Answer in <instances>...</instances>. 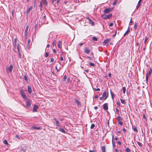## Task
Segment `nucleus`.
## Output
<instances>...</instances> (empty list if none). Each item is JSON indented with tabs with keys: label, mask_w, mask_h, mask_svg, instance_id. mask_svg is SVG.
Returning <instances> with one entry per match:
<instances>
[{
	"label": "nucleus",
	"mask_w": 152,
	"mask_h": 152,
	"mask_svg": "<svg viewBox=\"0 0 152 152\" xmlns=\"http://www.w3.org/2000/svg\"><path fill=\"white\" fill-rule=\"evenodd\" d=\"M110 11V9H106L104 10V14L108 13Z\"/></svg>",
	"instance_id": "nucleus-17"
},
{
	"label": "nucleus",
	"mask_w": 152,
	"mask_h": 152,
	"mask_svg": "<svg viewBox=\"0 0 152 152\" xmlns=\"http://www.w3.org/2000/svg\"><path fill=\"white\" fill-rule=\"evenodd\" d=\"M33 7L32 6H30V7L28 8L27 9V10L26 11V14H28L30 12L31 10H32V9Z\"/></svg>",
	"instance_id": "nucleus-13"
},
{
	"label": "nucleus",
	"mask_w": 152,
	"mask_h": 152,
	"mask_svg": "<svg viewBox=\"0 0 152 152\" xmlns=\"http://www.w3.org/2000/svg\"><path fill=\"white\" fill-rule=\"evenodd\" d=\"M141 5V4H137L136 7V9H137V10L138 8Z\"/></svg>",
	"instance_id": "nucleus-51"
},
{
	"label": "nucleus",
	"mask_w": 152,
	"mask_h": 152,
	"mask_svg": "<svg viewBox=\"0 0 152 152\" xmlns=\"http://www.w3.org/2000/svg\"><path fill=\"white\" fill-rule=\"evenodd\" d=\"M56 41L55 40H53L52 43V45L53 47H56Z\"/></svg>",
	"instance_id": "nucleus-27"
},
{
	"label": "nucleus",
	"mask_w": 152,
	"mask_h": 152,
	"mask_svg": "<svg viewBox=\"0 0 152 152\" xmlns=\"http://www.w3.org/2000/svg\"><path fill=\"white\" fill-rule=\"evenodd\" d=\"M114 138V136H113L112 137V142L113 144V147H114L115 146V142H114L113 141V139Z\"/></svg>",
	"instance_id": "nucleus-37"
},
{
	"label": "nucleus",
	"mask_w": 152,
	"mask_h": 152,
	"mask_svg": "<svg viewBox=\"0 0 152 152\" xmlns=\"http://www.w3.org/2000/svg\"><path fill=\"white\" fill-rule=\"evenodd\" d=\"M26 100H27V102L26 103V106L27 107H29L31 105V101L30 100L28 99H27Z\"/></svg>",
	"instance_id": "nucleus-10"
},
{
	"label": "nucleus",
	"mask_w": 152,
	"mask_h": 152,
	"mask_svg": "<svg viewBox=\"0 0 152 152\" xmlns=\"http://www.w3.org/2000/svg\"><path fill=\"white\" fill-rule=\"evenodd\" d=\"M117 142V143L118 144H119V145H121V142L119 141H118Z\"/></svg>",
	"instance_id": "nucleus-63"
},
{
	"label": "nucleus",
	"mask_w": 152,
	"mask_h": 152,
	"mask_svg": "<svg viewBox=\"0 0 152 152\" xmlns=\"http://www.w3.org/2000/svg\"><path fill=\"white\" fill-rule=\"evenodd\" d=\"M42 1L44 4L46 5H47L48 3L46 0H42Z\"/></svg>",
	"instance_id": "nucleus-31"
},
{
	"label": "nucleus",
	"mask_w": 152,
	"mask_h": 152,
	"mask_svg": "<svg viewBox=\"0 0 152 152\" xmlns=\"http://www.w3.org/2000/svg\"><path fill=\"white\" fill-rule=\"evenodd\" d=\"M75 101L78 105H81L80 102L77 99H76Z\"/></svg>",
	"instance_id": "nucleus-33"
},
{
	"label": "nucleus",
	"mask_w": 152,
	"mask_h": 152,
	"mask_svg": "<svg viewBox=\"0 0 152 152\" xmlns=\"http://www.w3.org/2000/svg\"><path fill=\"white\" fill-rule=\"evenodd\" d=\"M20 94L21 95L22 97L25 99H27V98L25 94V93L23 92V90L22 89L20 90Z\"/></svg>",
	"instance_id": "nucleus-5"
},
{
	"label": "nucleus",
	"mask_w": 152,
	"mask_h": 152,
	"mask_svg": "<svg viewBox=\"0 0 152 152\" xmlns=\"http://www.w3.org/2000/svg\"><path fill=\"white\" fill-rule=\"evenodd\" d=\"M53 51L55 53H56V51L55 49H53Z\"/></svg>",
	"instance_id": "nucleus-62"
},
{
	"label": "nucleus",
	"mask_w": 152,
	"mask_h": 152,
	"mask_svg": "<svg viewBox=\"0 0 152 152\" xmlns=\"http://www.w3.org/2000/svg\"><path fill=\"white\" fill-rule=\"evenodd\" d=\"M104 97H103V96H102V97H101L99 98V99L101 100H102L103 99L104 100Z\"/></svg>",
	"instance_id": "nucleus-56"
},
{
	"label": "nucleus",
	"mask_w": 152,
	"mask_h": 152,
	"mask_svg": "<svg viewBox=\"0 0 152 152\" xmlns=\"http://www.w3.org/2000/svg\"><path fill=\"white\" fill-rule=\"evenodd\" d=\"M95 126V125L94 124H92L91 126V129H93Z\"/></svg>",
	"instance_id": "nucleus-46"
},
{
	"label": "nucleus",
	"mask_w": 152,
	"mask_h": 152,
	"mask_svg": "<svg viewBox=\"0 0 152 152\" xmlns=\"http://www.w3.org/2000/svg\"><path fill=\"white\" fill-rule=\"evenodd\" d=\"M137 144H138V145L140 147H142V144L141 143V142H137Z\"/></svg>",
	"instance_id": "nucleus-45"
},
{
	"label": "nucleus",
	"mask_w": 152,
	"mask_h": 152,
	"mask_svg": "<svg viewBox=\"0 0 152 152\" xmlns=\"http://www.w3.org/2000/svg\"><path fill=\"white\" fill-rule=\"evenodd\" d=\"M103 108L104 110H108V106L107 103H104L103 104Z\"/></svg>",
	"instance_id": "nucleus-8"
},
{
	"label": "nucleus",
	"mask_w": 152,
	"mask_h": 152,
	"mask_svg": "<svg viewBox=\"0 0 152 152\" xmlns=\"http://www.w3.org/2000/svg\"><path fill=\"white\" fill-rule=\"evenodd\" d=\"M117 2V0H115V1L113 3V5H115L116 4Z\"/></svg>",
	"instance_id": "nucleus-50"
},
{
	"label": "nucleus",
	"mask_w": 152,
	"mask_h": 152,
	"mask_svg": "<svg viewBox=\"0 0 152 152\" xmlns=\"http://www.w3.org/2000/svg\"><path fill=\"white\" fill-rule=\"evenodd\" d=\"M54 120H55V121L56 122V125L57 126H60V124L59 123V122L55 118H54Z\"/></svg>",
	"instance_id": "nucleus-15"
},
{
	"label": "nucleus",
	"mask_w": 152,
	"mask_h": 152,
	"mask_svg": "<svg viewBox=\"0 0 152 152\" xmlns=\"http://www.w3.org/2000/svg\"><path fill=\"white\" fill-rule=\"evenodd\" d=\"M133 129L134 131L136 132H138L137 128L135 126L134 127H133Z\"/></svg>",
	"instance_id": "nucleus-32"
},
{
	"label": "nucleus",
	"mask_w": 152,
	"mask_h": 152,
	"mask_svg": "<svg viewBox=\"0 0 152 152\" xmlns=\"http://www.w3.org/2000/svg\"><path fill=\"white\" fill-rule=\"evenodd\" d=\"M92 40L94 41H96L97 40V39L95 37H93L92 38Z\"/></svg>",
	"instance_id": "nucleus-42"
},
{
	"label": "nucleus",
	"mask_w": 152,
	"mask_h": 152,
	"mask_svg": "<svg viewBox=\"0 0 152 152\" xmlns=\"http://www.w3.org/2000/svg\"><path fill=\"white\" fill-rule=\"evenodd\" d=\"M18 56L20 58H21V56L20 54V51L18 52Z\"/></svg>",
	"instance_id": "nucleus-41"
},
{
	"label": "nucleus",
	"mask_w": 152,
	"mask_h": 152,
	"mask_svg": "<svg viewBox=\"0 0 152 152\" xmlns=\"http://www.w3.org/2000/svg\"><path fill=\"white\" fill-rule=\"evenodd\" d=\"M102 150L103 152H106L105 151V146H103L102 147Z\"/></svg>",
	"instance_id": "nucleus-25"
},
{
	"label": "nucleus",
	"mask_w": 152,
	"mask_h": 152,
	"mask_svg": "<svg viewBox=\"0 0 152 152\" xmlns=\"http://www.w3.org/2000/svg\"><path fill=\"white\" fill-rule=\"evenodd\" d=\"M84 52L87 54H88L90 52V50L88 48L86 47L85 49Z\"/></svg>",
	"instance_id": "nucleus-12"
},
{
	"label": "nucleus",
	"mask_w": 152,
	"mask_h": 152,
	"mask_svg": "<svg viewBox=\"0 0 152 152\" xmlns=\"http://www.w3.org/2000/svg\"><path fill=\"white\" fill-rule=\"evenodd\" d=\"M66 75H65L64 77L63 80L64 81H65L66 79Z\"/></svg>",
	"instance_id": "nucleus-48"
},
{
	"label": "nucleus",
	"mask_w": 152,
	"mask_h": 152,
	"mask_svg": "<svg viewBox=\"0 0 152 152\" xmlns=\"http://www.w3.org/2000/svg\"><path fill=\"white\" fill-rule=\"evenodd\" d=\"M49 56V53L48 52H46L45 54V57H47Z\"/></svg>",
	"instance_id": "nucleus-49"
},
{
	"label": "nucleus",
	"mask_w": 152,
	"mask_h": 152,
	"mask_svg": "<svg viewBox=\"0 0 152 152\" xmlns=\"http://www.w3.org/2000/svg\"><path fill=\"white\" fill-rule=\"evenodd\" d=\"M54 61V59L53 58H51L50 59V62H53Z\"/></svg>",
	"instance_id": "nucleus-59"
},
{
	"label": "nucleus",
	"mask_w": 152,
	"mask_h": 152,
	"mask_svg": "<svg viewBox=\"0 0 152 152\" xmlns=\"http://www.w3.org/2000/svg\"><path fill=\"white\" fill-rule=\"evenodd\" d=\"M89 23L91 24L92 26H93L94 25V22L91 20L89 21Z\"/></svg>",
	"instance_id": "nucleus-28"
},
{
	"label": "nucleus",
	"mask_w": 152,
	"mask_h": 152,
	"mask_svg": "<svg viewBox=\"0 0 152 152\" xmlns=\"http://www.w3.org/2000/svg\"><path fill=\"white\" fill-rule=\"evenodd\" d=\"M39 107L37 105H34L33 107L32 111L33 112H35L37 111V110L38 108Z\"/></svg>",
	"instance_id": "nucleus-11"
},
{
	"label": "nucleus",
	"mask_w": 152,
	"mask_h": 152,
	"mask_svg": "<svg viewBox=\"0 0 152 152\" xmlns=\"http://www.w3.org/2000/svg\"><path fill=\"white\" fill-rule=\"evenodd\" d=\"M122 89L123 90V92L124 94H125L126 92V90L125 87H123L122 88Z\"/></svg>",
	"instance_id": "nucleus-43"
},
{
	"label": "nucleus",
	"mask_w": 152,
	"mask_h": 152,
	"mask_svg": "<svg viewBox=\"0 0 152 152\" xmlns=\"http://www.w3.org/2000/svg\"><path fill=\"white\" fill-rule=\"evenodd\" d=\"M59 131L65 133H66L65 131L63 128H59Z\"/></svg>",
	"instance_id": "nucleus-21"
},
{
	"label": "nucleus",
	"mask_w": 152,
	"mask_h": 152,
	"mask_svg": "<svg viewBox=\"0 0 152 152\" xmlns=\"http://www.w3.org/2000/svg\"><path fill=\"white\" fill-rule=\"evenodd\" d=\"M113 23H111L109 25V26L110 27H111L113 26Z\"/></svg>",
	"instance_id": "nucleus-64"
},
{
	"label": "nucleus",
	"mask_w": 152,
	"mask_h": 152,
	"mask_svg": "<svg viewBox=\"0 0 152 152\" xmlns=\"http://www.w3.org/2000/svg\"><path fill=\"white\" fill-rule=\"evenodd\" d=\"M24 79L27 83H28V76L26 75L24 76Z\"/></svg>",
	"instance_id": "nucleus-22"
},
{
	"label": "nucleus",
	"mask_w": 152,
	"mask_h": 152,
	"mask_svg": "<svg viewBox=\"0 0 152 152\" xmlns=\"http://www.w3.org/2000/svg\"><path fill=\"white\" fill-rule=\"evenodd\" d=\"M32 128L33 129H37V130L41 129H42L41 127H36L35 126H33L32 127Z\"/></svg>",
	"instance_id": "nucleus-19"
},
{
	"label": "nucleus",
	"mask_w": 152,
	"mask_h": 152,
	"mask_svg": "<svg viewBox=\"0 0 152 152\" xmlns=\"http://www.w3.org/2000/svg\"><path fill=\"white\" fill-rule=\"evenodd\" d=\"M15 137H16L17 138L19 139H20V137L19 135H16L15 136Z\"/></svg>",
	"instance_id": "nucleus-55"
},
{
	"label": "nucleus",
	"mask_w": 152,
	"mask_h": 152,
	"mask_svg": "<svg viewBox=\"0 0 152 152\" xmlns=\"http://www.w3.org/2000/svg\"><path fill=\"white\" fill-rule=\"evenodd\" d=\"M115 110H116V111L117 114H118V115H119L120 114H119V110L117 108H115Z\"/></svg>",
	"instance_id": "nucleus-35"
},
{
	"label": "nucleus",
	"mask_w": 152,
	"mask_h": 152,
	"mask_svg": "<svg viewBox=\"0 0 152 152\" xmlns=\"http://www.w3.org/2000/svg\"><path fill=\"white\" fill-rule=\"evenodd\" d=\"M118 123L120 125H121V126L123 124V123L122 121H119V122H118Z\"/></svg>",
	"instance_id": "nucleus-52"
},
{
	"label": "nucleus",
	"mask_w": 152,
	"mask_h": 152,
	"mask_svg": "<svg viewBox=\"0 0 152 152\" xmlns=\"http://www.w3.org/2000/svg\"><path fill=\"white\" fill-rule=\"evenodd\" d=\"M13 69V66L12 65H10L9 67L7 69V72H12V70Z\"/></svg>",
	"instance_id": "nucleus-9"
},
{
	"label": "nucleus",
	"mask_w": 152,
	"mask_h": 152,
	"mask_svg": "<svg viewBox=\"0 0 152 152\" xmlns=\"http://www.w3.org/2000/svg\"><path fill=\"white\" fill-rule=\"evenodd\" d=\"M126 152H130L131 151V150L129 148H127L126 149Z\"/></svg>",
	"instance_id": "nucleus-44"
},
{
	"label": "nucleus",
	"mask_w": 152,
	"mask_h": 152,
	"mask_svg": "<svg viewBox=\"0 0 152 152\" xmlns=\"http://www.w3.org/2000/svg\"><path fill=\"white\" fill-rule=\"evenodd\" d=\"M31 40L30 39H28V44L27 45H30L31 44Z\"/></svg>",
	"instance_id": "nucleus-47"
},
{
	"label": "nucleus",
	"mask_w": 152,
	"mask_h": 152,
	"mask_svg": "<svg viewBox=\"0 0 152 152\" xmlns=\"http://www.w3.org/2000/svg\"><path fill=\"white\" fill-rule=\"evenodd\" d=\"M17 49L18 50V52L20 51V45L19 44H18L17 45Z\"/></svg>",
	"instance_id": "nucleus-20"
},
{
	"label": "nucleus",
	"mask_w": 152,
	"mask_h": 152,
	"mask_svg": "<svg viewBox=\"0 0 152 152\" xmlns=\"http://www.w3.org/2000/svg\"><path fill=\"white\" fill-rule=\"evenodd\" d=\"M123 132L125 133V132H127V130L126 129H125V128H123Z\"/></svg>",
	"instance_id": "nucleus-54"
},
{
	"label": "nucleus",
	"mask_w": 152,
	"mask_h": 152,
	"mask_svg": "<svg viewBox=\"0 0 152 152\" xmlns=\"http://www.w3.org/2000/svg\"><path fill=\"white\" fill-rule=\"evenodd\" d=\"M17 39L15 38L14 39V42H13V49L15 50L16 49V46L17 45Z\"/></svg>",
	"instance_id": "nucleus-6"
},
{
	"label": "nucleus",
	"mask_w": 152,
	"mask_h": 152,
	"mask_svg": "<svg viewBox=\"0 0 152 152\" xmlns=\"http://www.w3.org/2000/svg\"><path fill=\"white\" fill-rule=\"evenodd\" d=\"M29 28L28 26H27L26 27L25 31V37L27 38V37L28 34V30Z\"/></svg>",
	"instance_id": "nucleus-7"
},
{
	"label": "nucleus",
	"mask_w": 152,
	"mask_h": 152,
	"mask_svg": "<svg viewBox=\"0 0 152 152\" xmlns=\"http://www.w3.org/2000/svg\"><path fill=\"white\" fill-rule=\"evenodd\" d=\"M102 96L104 97V100H105L108 96V91H104L103 93Z\"/></svg>",
	"instance_id": "nucleus-3"
},
{
	"label": "nucleus",
	"mask_w": 152,
	"mask_h": 152,
	"mask_svg": "<svg viewBox=\"0 0 152 152\" xmlns=\"http://www.w3.org/2000/svg\"><path fill=\"white\" fill-rule=\"evenodd\" d=\"M110 94L111 95V97L113 99L114 98V95L113 94V93L112 92L111 90L110 89Z\"/></svg>",
	"instance_id": "nucleus-30"
},
{
	"label": "nucleus",
	"mask_w": 152,
	"mask_h": 152,
	"mask_svg": "<svg viewBox=\"0 0 152 152\" xmlns=\"http://www.w3.org/2000/svg\"><path fill=\"white\" fill-rule=\"evenodd\" d=\"M39 6L40 7V10H41V9L42 8V1H41L40 3V4L39 5Z\"/></svg>",
	"instance_id": "nucleus-34"
},
{
	"label": "nucleus",
	"mask_w": 152,
	"mask_h": 152,
	"mask_svg": "<svg viewBox=\"0 0 152 152\" xmlns=\"http://www.w3.org/2000/svg\"><path fill=\"white\" fill-rule=\"evenodd\" d=\"M117 118L118 120L117 121L118 122H119V121H122L123 120V119L119 116H118L117 117Z\"/></svg>",
	"instance_id": "nucleus-23"
},
{
	"label": "nucleus",
	"mask_w": 152,
	"mask_h": 152,
	"mask_svg": "<svg viewBox=\"0 0 152 152\" xmlns=\"http://www.w3.org/2000/svg\"><path fill=\"white\" fill-rule=\"evenodd\" d=\"M143 118L145 119V120H146V117L145 115V114H143Z\"/></svg>",
	"instance_id": "nucleus-53"
},
{
	"label": "nucleus",
	"mask_w": 152,
	"mask_h": 152,
	"mask_svg": "<svg viewBox=\"0 0 152 152\" xmlns=\"http://www.w3.org/2000/svg\"><path fill=\"white\" fill-rule=\"evenodd\" d=\"M58 48H61L62 46V44L60 41H59L58 42Z\"/></svg>",
	"instance_id": "nucleus-29"
},
{
	"label": "nucleus",
	"mask_w": 152,
	"mask_h": 152,
	"mask_svg": "<svg viewBox=\"0 0 152 152\" xmlns=\"http://www.w3.org/2000/svg\"><path fill=\"white\" fill-rule=\"evenodd\" d=\"M152 72V69L150 67H149V70L148 72H147L146 75V83L148 82V80L149 75H150L151 74Z\"/></svg>",
	"instance_id": "nucleus-1"
},
{
	"label": "nucleus",
	"mask_w": 152,
	"mask_h": 152,
	"mask_svg": "<svg viewBox=\"0 0 152 152\" xmlns=\"http://www.w3.org/2000/svg\"><path fill=\"white\" fill-rule=\"evenodd\" d=\"M94 90L97 91H99L100 90V89L99 88H94Z\"/></svg>",
	"instance_id": "nucleus-60"
},
{
	"label": "nucleus",
	"mask_w": 152,
	"mask_h": 152,
	"mask_svg": "<svg viewBox=\"0 0 152 152\" xmlns=\"http://www.w3.org/2000/svg\"><path fill=\"white\" fill-rule=\"evenodd\" d=\"M120 100L121 103L123 104H125V102L124 100L122 99H120Z\"/></svg>",
	"instance_id": "nucleus-39"
},
{
	"label": "nucleus",
	"mask_w": 152,
	"mask_h": 152,
	"mask_svg": "<svg viewBox=\"0 0 152 152\" xmlns=\"http://www.w3.org/2000/svg\"><path fill=\"white\" fill-rule=\"evenodd\" d=\"M110 39H106L104 40V41L103 42V43L105 45L109 43V41H110Z\"/></svg>",
	"instance_id": "nucleus-14"
},
{
	"label": "nucleus",
	"mask_w": 152,
	"mask_h": 152,
	"mask_svg": "<svg viewBox=\"0 0 152 152\" xmlns=\"http://www.w3.org/2000/svg\"><path fill=\"white\" fill-rule=\"evenodd\" d=\"M60 0H51L52 4L54 5L58 6L59 5V2Z\"/></svg>",
	"instance_id": "nucleus-4"
},
{
	"label": "nucleus",
	"mask_w": 152,
	"mask_h": 152,
	"mask_svg": "<svg viewBox=\"0 0 152 152\" xmlns=\"http://www.w3.org/2000/svg\"><path fill=\"white\" fill-rule=\"evenodd\" d=\"M138 25V23H137V22L135 23L134 28L135 30H136L137 29Z\"/></svg>",
	"instance_id": "nucleus-24"
},
{
	"label": "nucleus",
	"mask_w": 152,
	"mask_h": 152,
	"mask_svg": "<svg viewBox=\"0 0 152 152\" xmlns=\"http://www.w3.org/2000/svg\"><path fill=\"white\" fill-rule=\"evenodd\" d=\"M89 65L90 66H95V64L94 63H92L91 62H90L89 63Z\"/></svg>",
	"instance_id": "nucleus-40"
},
{
	"label": "nucleus",
	"mask_w": 152,
	"mask_h": 152,
	"mask_svg": "<svg viewBox=\"0 0 152 152\" xmlns=\"http://www.w3.org/2000/svg\"><path fill=\"white\" fill-rule=\"evenodd\" d=\"M55 69L57 71V72H58L59 71V70L60 69V68L59 69H57V66H56L55 67Z\"/></svg>",
	"instance_id": "nucleus-61"
},
{
	"label": "nucleus",
	"mask_w": 152,
	"mask_h": 152,
	"mask_svg": "<svg viewBox=\"0 0 152 152\" xmlns=\"http://www.w3.org/2000/svg\"><path fill=\"white\" fill-rule=\"evenodd\" d=\"M130 31V28H129V27L127 29V30L125 32V33L124 34L123 36L124 37L126 35L128 34L129 32Z\"/></svg>",
	"instance_id": "nucleus-16"
},
{
	"label": "nucleus",
	"mask_w": 152,
	"mask_h": 152,
	"mask_svg": "<svg viewBox=\"0 0 152 152\" xmlns=\"http://www.w3.org/2000/svg\"><path fill=\"white\" fill-rule=\"evenodd\" d=\"M27 48L28 49H29L30 48V45H27Z\"/></svg>",
	"instance_id": "nucleus-57"
},
{
	"label": "nucleus",
	"mask_w": 152,
	"mask_h": 152,
	"mask_svg": "<svg viewBox=\"0 0 152 152\" xmlns=\"http://www.w3.org/2000/svg\"><path fill=\"white\" fill-rule=\"evenodd\" d=\"M112 16V14L111 13L109 15H101V18L104 19H109Z\"/></svg>",
	"instance_id": "nucleus-2"
},
{
	"label": "nucleus",
	"mask_w": 152,
	"mask_h": 152,
	"mask_svg": "<svg viewBox=\"0 0 152 152\" xmlns=\"http://www.w3.org/2000/svg\"><path fill=\"white\" fill-rule=\"evenodd\" d=\"M116 33H117V31H115V34H113V36H112V37H115V36L116 35Z\"/></svg>",
	"instance_id": "nucleus-58"
},
{
	"label": "nucleus",
	"mask_w": 152,
	"mask_h": 152,
	"mask_svg": "<svg viewBox=\"0 0 152 152\" xmlns=\"http://www.w3.org/2000/svg\"><path fill=\"white\" fill-rule=\"evenodd\" d=\"M26 147H24V148H21V149H20V151H22V152H25L26 151Z\"/></svg>",
	"instance_id": "nucleus-26"
},
{
	"label": "nucleus",
	"mask_w": 152,
	"mask_h": 152,
	"mask_svg": "<svg viewBox=\"0 0 152 152\" xmlns=\"http://www.w3.org/2000/svg\"><path fill=\"white\" fill-rule=\"evenodd\" d=\"M28 92L30 94L32 92L31 88V87L29 86H28Z\"/></svg>",
	"instance_id": "nucleus-18"
},
{
	"label": "nucleus",
	"mask_w": 152,
	"mask_h": 152,
	"mask_svg": "<svg viewBox=\"0 0 152 152\" xmlns=\"http://www.w3.org/2000/svg\"><path fill=\"white\" fill-rule=\"evenodd\" d=\"M116 104H117V107H120V103L119 102H116Z\"/></svg>",
	"instance_id": "nucleus-38"
},
{
	"label": "nucleus",
	"mask_w": 152,
	"mask_h": 152,
	"mask_svg": "<svg viewBox=\"0 0 152 152\" xmlns=\"http://www.w3.org/2000/svg\"><path fill=\"white\" fill-rule=\"evenodd\" d=\"M3 142L4 144L5 145H8L9 144L7 141L6 140H4L3 141Z\"/></svg>",
	"instance_id": "nucleus-36"
}]
</instances>
